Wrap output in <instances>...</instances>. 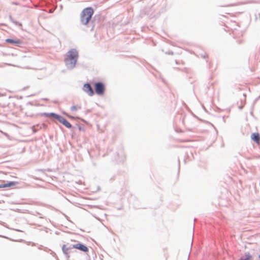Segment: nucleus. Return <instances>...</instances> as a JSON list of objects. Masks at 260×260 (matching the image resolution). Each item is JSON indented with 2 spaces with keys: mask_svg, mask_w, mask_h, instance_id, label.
Here are the masks:
<instances>
[{
  "mask_svg": "<svg viewBox=\"0 0 260 260\" xmlns=\"http://www.w3.org/2000/svg\"><path fill=\"white\" fill-rule=\"evenodd\" d=\"M78 56V54L76 50L73 49L70 50L64 59L66 66L70 68H74L76 64Z\"/></svg>",
  "mask_w": 260,
  "mask_h": 260,
  "instance_id": "nucleus-1",
  "label": "nucleus"
},
{
  "mask_svg": "<svg viewBox=\"0 0 260 260\" xmlns=\"http://www.w3.org/2000/svg\"><path fill=\"white\" fill-rule=\"evenodd\" d=\"M94 11L91 7L85 8L82 11L80 15V21L83 24L86 25L90 20Z\"/></svg>",
  "mask_w": 260,
  "mask_h": 260,
  "instance_id": "nucleus-2",
  "label": "nucleus"
},
{
  "mask_svg": "<svg viewBox=\"0 0 260 260\" xmlns=\"http://www.w3.org/2000/svg\"><path fill=\"white\" fill-rule=\"evenodd\" d=\"M43 115L47 117H54V118L57 119L59 122L61 123L62 124H63L66 127L68 128H71L72 127V125L71 124V123L69 122H68L65 118L55 113H44Z\"/></svg>",
  "mask_w": 260,
  "mask_h": 260,
  "instance_id": "nucleus-3",
  "label": "nucleus"
},
{
  "mask_svg": "<svg viewBox=\"0 0 260 260\" xmlns=\"http://www.w3.org/2000/svg\"><path fill=\"white\" fill-rule=\"evenodd\" d=\"M95 91L98 95H103L105 90L104 84L101 82L96 83L94 85Z\"/></svg>",
  "mask_w": 260,
  "mask_h": 260,
  "instance_id": "nucleus-4",
  "label": "nucleus"
},
{
  "mask_svg": "<svg viewBox=\"0 0 260 260\" xmlns=\"http://www.w3.org/2000/svg\"><path fill=\"white\" fill-rule=\"evenodd\" d=\"M83 89L89 96H92L94 94V91L89 84H85Z\"/></svg>",
  "mask_w": 260,
  "mask_h": 260,
  "instance_id": "nucleus-5",
  "label": "nucleus"
},
{
  "mask_svg": "<svg viewBox=\"0 0 260 260\" xmlns=\"http://www.w3.org/2000/svg\"><path fill=\"white\" fill-rule=\"evenodd\" d=\"M73 248L79 249L83 252H87L88 248L84 245L81 243H77L73 245Z\"/></svg>",
  "mask_w": 260,
  "mask_h": 260,
  "instance_id": "nucleus-6",
  "label": "nucleus"
},
{
  "mask_svg": "<svg viewBox=\"0 0 260 260\" xmlns=\"http://www.w3.org/2000/svg\"><path fill=\"white\" fill-rule=\"evenodd\" d=\"M251 139L254 141L257 144H260V136L258 133H253L251 136Z\"/></svg>",
  "mask_w": 260,
  "mask_h": 260,
  "instance_id": "nucleus-7",
  "label": "nucleus"
},
{
  "mask_svg": "<svg viewBox=\"0 0 260 260\" xmlns=\"http://www.w3.org/2000/svg\"><path fill=\"white\" fill-rule=\"evenodd\" d=\"M18 184V183L17 182H10L8 183L0 184V188L10 187L13 186H15Z\"/></svg>",
  "mask_w": 260,
  "mask_h": 260,
  "instance_id": "nucleus-8",
  "label": "nucleus"
},
{
  "mask_svg": "<svg viewBox=\"0 0 260 260\" xmlns=\"http://www.w3.org/2000/svg\"><path fill=\"white\" fill-rule=\"evenodd\" d=\"M239 260H252V256L249 252H246Z\"/></svg>",
  "mask_w": 260,
  "mask_h": 260,
  "instance_id": "nucleus-9",
  "label": "nucleus"
},
{
  "mask_svg": "<svg viewBox=\"0 0 260 260\" xmlns=\"http://www.w3.org/2000/svg\"><path fill=\"white\" fill-rule=\"evenodd\" d=\"M6 42L9 43L14 44L16 45H19L21 43V41L20 40H13L10 39H6Z\"/></svg>",
  "mask_w": 260,
  "mask_h": 260,
  "instance_id": "nucleus-10",
  "label": "nucleus"
},
{
  "mask_svg": "<svg viewBox=\"0 0 260 260\" xmlns=\"http://www.w3.org/2000/svg\"><path fill=\"white\" fill-rule=\"evenodd\" d=\"M70 248H68L66 245H63L62 246V250L64 253L67 254Z\"/></svg>",
  "mask_w": 260,
  "mask_h": 260,
  "instance_id": "nucleus-11",
  "label": "nucleus"
},
{
  "mask_svg": "<svg viewBox=\"0 0 260 260\" xmlns=\"http://www.w3.org/2000/svg\"><path fill=\"white\" fill-rule=\"evenodd\" d=\"M77 109H78V108L75 106H73L71 107L72 111H76Z\"/></svg>",
  "mask_w": 260,
  "mask_h": 260,
  "instance_id": "nucleus-12",
  "label": "nucleus"
},
{
  "mask_svg": "<svg viewBox=\"0 0 260 260\" xmlns=\"http://www.w3.org/2000/svg\"><path fill=\"white\" fill-rule=\"evenodd\" d=\"M69 117L71 118H73V117H72V116H69Z\"/></svg>",
  "mask_w": 260,
  "mask_h": 260,
  "instance_id": "nucleus-13",
  "label": "nucleus"
},
{
  "mask_svg": "<svg viewBox=\"0 0 260 260\" xmlns=\"http://www.w3.org/2000/svg\"><path fill=\"white\" fill-rule=\"evenodd\" d=\"M258 257L260 258V254L259 255Z\"/></svg>",
  "mask_w": 260,
  "mask_h": 260,
  "instance_id": "nucleus-14",
  "label": "nucleus"
}]
</instances>
